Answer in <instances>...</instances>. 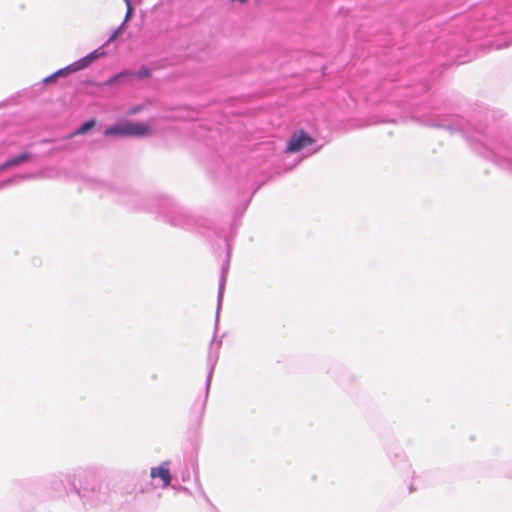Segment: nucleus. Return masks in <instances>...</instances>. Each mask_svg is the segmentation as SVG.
Listing matches in <instances>:
<instances>
[{"mask_svg":"<svg viewBox=\"0 0 512 512\" xmlns=\"http://www.w3.org/2000/svg\"><path fill=\"white\" fill-rule=\"evenodd\" d=\"M167 465H168V463L164 462L159 467L151 468V472H150L151 478H156V477L161 478V480L163 482V487L168 486L171 482V475H170V471H169V468Z\"/></svg>","mask_w":512,"mask_h":512,"instance_id":"9","label":"nucleus"},{"mask_svg":"<svg viewBox=\"0 0 512 512\" xmlns=\"http://www.w3.org/2000/svg\"><path fill=\"white\" fill-rule=\"evenodd\" d=\"M250 202H251V199H248L246 202V206L249 205Z\"/></svg>","mask_w":512,"mask_h":512,"instance_id":"25","label":"nucleus"},{"mask_svg":"<svg viewBox=\"0 0 512 512\" xmlns=\"http://www.w3.org/2000/svg\"><path fill=\"white\" fill-rule=\"evenodd\" d=\"M414 488L412 486L409 487V491L412 492Z\"/></svg>","mask_w":512,"mask_h":512,"instance_id":"27","label":"nucleus"},{"mask_svg":"<svg viewBox=\"0 0 512 512\" xmlns=\"http://www.w3.org/2000/svg\"><path fill=\"white\" fill-rule=\"evenodd\" d=\"M103 51H99V49L94 50L87 54L86 56L82 57L81 59L75 61L76 67L78 71L85 69L88 67L94 60L98 59L101 55H103Z\"/></svg>","mask_w":512,"mask_h":512,"instance_id":"10","label":"nucleus"},{"mask_svg":"<svg viewBox=\"0 0 512 512\" xmlns=\"http://www.w3.org/2000/svg\"><path fill=\"white\" fill-rule=\"evenodd\" d=\"M482 116H484L485 120L488 121L490 118L494 117V111L486 108L484 111H482Z\"/></svg>","mask_w":512,"mask_h":512,"instance_id":"18","label":"nucleus"},{"mask_svg":"<svg viewBox=\"0 0 512 512\" xmlns=\"http://www.w3.org/2000/svg\"><path fill=\"white\" fill-rule=\"evenodd\" d=\"M56 78H58V76L56 75V72L51 74L50 76H47L43 79V82L44 83H49V82H52L54 81Z\"/></svg>","mask_w":512,"mask_h":512,"instance_id":"20","label":"nucleus"},{"mask_svg":"<svg viewBox=\"0 0 512 512\" xmlns=\"http://www.w3.org/2000/svg\"><path fill=\"white\" fill-rule=\"evenodd\" d=\"M120 201L133 209L143 208L157 213L163 221L174 227L195 230L203 234L213 228L209 219L192 215L186 208L167 197L144 198L137 192L125 189L121 192Z\"/></svg>","mask_w":512,"mask_h":512,"instance_id":"2","label":"nucleus"},{"mask_svg":"<svg viewBox=\"0 0 512 512\" xmlns=\"http://www.w3.org/2000/svg\"><path fill=\"white\" fill-rule=\"evenodd\" d=\"M49 497L74 496L84 509L99 506L107 498L105 471L97 466H78L50 475L45 481Z\"/></svg>","mask_w":512,"mask_h":512,"instance_id":"1","label":"nucleus"},{"mask_svg":"<svg viewBox=\"0 0 512 512\" xmlns=\"http://www.w3.org/2000/svg\"><path fill=\"white\" fill-rule=\"evenodd\" d=\"M141 109H142V106H140V105L133 106V107L128 109L127 114L128 115H135V114L139 113L141 111Z\"/></svg>","mask_w":512,"mask_h":512,"instance_id":"19","label":"nucleus"},{"mask_svg":"<svg viewBox=\"0 0 512 512\" xmlns=\"http://www.w3.org/2000/svg\"><path fill=\"white\" fill-rule=\"evenodd\" d=\"M250 202H251V199H248L246 202V206L249 205Z\"/></svg>","mask_w":512,"mask_h":512,"instance_id":"24","label":"nucleus"},{"mask_svg":"<svg viewBox=\"0 0 512 512\" xmlns=\"http://www.w3.org/2000/svg\"><path fill=\"white\" fill-rule=\"evenodd\" d=\"M126 4L127 10L125 14L124 23L128 21L134 13V5L139 4L141 0H123Z\"/></svg>","mask_w":512,"mask_h":512,"instance_id":"15","label":"nucleus"},{"mask_svg":"<svg viewBox=\"0 0 512 512\" xmlns=\"http://www.w3.org/2000/svg\"><path fill=\"white\" fill-rule=\"evenodd\" d=\"M393 465L398 467L401 470L406 471L408 474L411 471V465L406 459V456L403 452H399L395 454V459L392 460Z\"/></svg>","mask_w":512,"mask_h":512,"instance_id":"12","label":"nucleus"},{"mask_svg":"<svg viewBox=\"0 0 512 512\" xmlns=\"http://www.w3.org/2000/svg\"><path fill=\"white\" fill-rule=\"evenodd\" d=\"M482 157H485L503 169L512 172V140L505 146L482 148Z\"/></svg>","mask_w":512,"mask_h":512,"instance_id":"6","label":"nucleus"},{"mask_svg":"<svg viewBox=\"0 0 512 512\" xmlns=\"http://www.w3.org/2000/svg\"><path fill=\"white\" fill-rule=\"evenodd\" d=\"M95 126V120L90 119L83 124H81L73 133H71L68 138H71L76 135H82L87 133L89 130H91Z\"/></svg>","mask_w":512,"mask_h":512,"instance_id":"13","label":"nucleus"},{"mask_svg":"<svg viewBox=\"0 0 512 512\" xmlns=\"http://www.w3.org/2000/svg\"><path fill=\"white\" fill-rule=\"evenodd\" d=\"M4 153V146L0 144V155Z\"/></svg>","mask_w":512,"mask_h":512,"instance_id":"22","label":"nucleus"},{"mask_svg":"<svg viewBox=\"0 0 512 512\" xmlns=\"http://www.w3.org/2000/svg\"><path fill=\"white\" fill-rule=\"evenodd\" d=\"M151 75V71L148 67L146 66H141L137 71H133V80L135 78H147V77H150Z\"/></svg>","mask_w":512,"mask_h":512,"instance_id":"16","label":"nucleus"},{"mask_svg":"<svg viewBox=\"0 0 512 512\" xmlns=\"http://www.w3.org/2000/svg\"><path fill=\"white\" fill-rule=\"evenodd\" d=\"M250 202H251V199H248L246 202V206L249 205Z\"/></svg>","mask_w":512,"mask_h":512,"instance_id":"26","label":"nucleus"},{"mask_svg":"<svg viewBox=\"0 0 512 512\" xmlns=\"http://www.w3.org/2000/svg\"><path fill=\"white\" fill-rule=\"evenodd\" d=\"M31 159H32V154L24 152L20 155L14 156V157L6 160L5 166H7V168L9 169L11 167L18 166L24 162H27Z\"/></svg>","mask_w":512,"mask_h":512,"instance_id":"11","label":"nucleus"},{"mask_svg":"<svg viewBox=\"0 0 512 512\" xmlns=\"http://www.w3.org/2000/svg\"><path fill=\"white\" fill-rule=\"evenodd\" d=\"M133 81V71L124 69L119 73L113 75L104 82L105 86H113L116 84H125Z\"/></svg>","mask_w":512,"mask_h":512,"instance_id":"8","label":"nucleus"},{"mask_svg":"<svg viewBox=\"0 0 512 512\" xmlns=\"http://www.w3.org/2000/svg\"><path fill=\"white\" fill-rule=\"evenodd\" d=\"M480 116L477 109L465 111L462 114L439 115L431 121V126L443 128L451 133H457L466 144L477 154L479 153Z\"/></svg>","mask_w":512,"mask_h":512,"instance_id":"4","label":"nucleus"},{"mask_svg":"<svg viewBox=\"0 0 512 512\" xmlns=\"http://www.w3.org/2000/svg\"><path fill=\"white\" fill-rule=\"evenodd\" d=\"M150 131V126L145 123L126 121L124 123L108 127L104 131V135L143 137L149 134Z\"/></svg>","mask_w":512,"mask_h":512,"instance_id":"5","label":"nucleus"},{"mask_svg":"<svg viewBox=\"0 0 512 512\" xmlns=\"http://www.w3.org/2000/svg\"><path fill=\"white\" fill-rule=\"evenodd\" d=\"M225 242H226V246H227V256H226L225 263L222 266L221 276H220V280H219L214 336L210 343V347H209V351H208V355H207L208 373H207L206 382H205V389H204L203 394L199 395L195 399V401L193 402V404L190 408V419L196 425H200L202 423V420L204 417L206 404H207V400H208L209 392H210L211 381H212L215 366L219 359V350L222 345V337L217 340L216 333H217L218 327H219V315H220V310H221V306H222L223 295H224L225 284H226V276L228 273L229 261H230V249H231L230 244L228 243L227 239H225Z\"/></svg>","mask_w":512,"mask_h":512,"instance_id":"3","label":"nucleus"},{"mask_svg":"<svg viewBox=\"0 0 512 512\" xmlns=\"http://www.w3.org/2000/svg\"><path fill=\"white\" fill-rule=\"evenodd\" d=\"M215 234H217L218 236H221V234L215 229Z\"/></svg>","mask_w":512,"mask_h":512,"instance_id":"23","label":"nucleus"},{"mask_svg":"<svg viewBox=\"0 0 512 512\" xmlns=\"http://www.w3.org/2000/svg\"><path fill=\"white\" fill-rule=\"evenodd\" d=\"M7 166H5V162L3 164L0 165V172L4 171V170H7Z\"/></svg>","mask_w":512,"mask_h":512,"instance_id":"21","label":"nucleus"},{"mask_svg":"<svg viewBox=\"0 0 512 512\" xmlns=\"http://www.w3.org/2000/svg\"><path fill=\"white\" fill-rule=\"evenodd\" d=\"M77 71H78V69L76 67V64H75V62H73L72 64H70V65H68V66H66L64 68H61V69L57 70L56 71V75L58 77H63L65 75H68L69 73L77 72Z\"/></svg>","mask_w":512,"mask_h":512,"instance_id":"17","label":"nucleus"},{"mask_svg":"<svg viewBox=\"0 0 512 512\" xmlns=\"http://www.w3.org/2000/svg\"><path fill=\"white\" fill-rule=\"evenodd\" d=\"M29 177L30 175H14L8 179H5L0 182V190L8 187L9 185L17 184L22 180L28 179Z\"/></svg>","mask_w":512,"mask_h":512,"instance_id":"14","label":"nucleus"},{"mask_svg":"<svg viewBox=\"0 0 512 512\" xmlns=\"http://www.w3.org/2000/svg\"><path fill=\"white\" fill-rule=\"evenodd\" d=\"M314 143V139L304 130L294 133L287 144L286 152L294 153Z\"/></svg>","mask_w":512,"mask_h":512,"instance_id":"7","label":"nucleus"}]
</instances>
